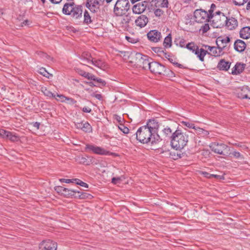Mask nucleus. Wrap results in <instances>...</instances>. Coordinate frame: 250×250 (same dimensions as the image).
<instances>
[{
  "label": "nucleus",
  "mask_w": 250,
  "mask_h": 250,
  "mask_svg": "<svg viewBox=\"0 0 250 250\" xmlns=\"http://www.w3.org/2000/svg\"><path fill=\"white\" fill-rule=\"evenodd\" d=\"M182 124L187 126V127L188 128H193V129H195L196 128V126L194 125V124H193L192 123H189V122H184L183 121L182 122Z\"/></svg>",
  "instance_id": "nucleus-46"
},
{
  "label": "nucleus",
  "mask_w": 250,
  "mask_h": 250,
  "mask_svg": "<svg viewBox=\"0 0 250 250\" xmlns=\"http://www.w3.org/2000/svg\"><path fill=\"white\" fill-rule=\"evenodd\" d=\"M246 9L247 10L250 11V0L248 1L247 4Z\"/></svg>",
  "instance_id": "nucleus-64"
},
{
  "label": "nucleus",
  "mask_w": 250,
  "mask_h": 250,
  "mask_svg": "<svg viewBox=\"0 0 250 250\" xmlns=\"http://www.w3.org/2000/svg\"><path fill=\"white\" fill-rule=\"evenodd\" d=\"M6 130L0 129V136L3 138H5V132Z\"/></svg>",
  "instance_id": "nucleus-59"
},
{
  "label": "nucleus",
  "mask_w": 250,
  "mask_h": 250,
  "mask_svg": "<svg viewBox=\"0 0 250 250\" xmlns=\"http://www.w3.org/2000/svg\"><path fill=\"white\" fill-rule=\"evenodd\" d=\"M186 47L187 49H188V50L192 51V52H193V53L198 48V46L196 45L193 42H191L188 43L186 45Z\"/></svg>",
  "instance_id": "nucleus-31"
},
{
  "label": "nucleus",
  "mask_w": 250,
  "mask_h": 250,
  "mask_svg": "<svg viewBox=\"0 0 250 250\" xmlns=\"http://www.w3.org/2000/svg\"><path fill=\"white\" fill-rule=\"evenodd\" d=\"M185 43H186V41L184 39H182L180 40V42H179V46L181 47H185Z\"/></svg>",
  "instance_id": "nucleus-58"
},
{
  "label": "nucleus",
  "mask_w": 250,
  "mask_h": 250,
  "mask_svg": "<svg viewBox=\"0 0 250 250\" xmlns=\"http://www.w3.org/2000/svg\"><path fill=\"white\" fill-rule=\"evenodd\" d=\"M128 0H118L115 5L114 12L118 16H122L129 9Z\"/></svg>",
  "instance_id": "nucleus-6"
},
{
  "label": "nucleus",
  "mask_w": 250,
  "mask_h": 250,
  "mask_svg": "<svg viewBox=\"0 0 250 250\" xmlns=\"http://www.w3.org/2000/svg\"><path fill=\"white\" fill-rule=\"evenodd\" d=\"M170 154L172 156V158L174 160L182 158V155H183V153H181L179 151L171 152Z\"/></svg>",
  "instance_id": "nucleus-40"
},
{
  "label": "nucleus",
  "mask_w": 250,
  "mask_h": 250,
  "mask_svg": "<svg viewBox=\"0 0 250 250\" xmlns=\"http://www.w3.org/2000/svg\"><path fill=\"white\" fill-rule=\"evenodd\" d=\"M65 188L62 186H57L55 188V190L59 194L62 195Z\"/></svg>",
  "instance_id": "nucleus-51"
},
{
  "label": "nucleus",
  "mask_w": 250,
  "mask_h": 250,
  "mask_svg": "<svg viewBox=\"0 0 250 250\" xmlns=\"http://www.w3.org/2000/svg\"><path fill=\"white\" fill-rule=\"evenodd\" d=\"M75 179L77 181H74V183H75L76 184L79 185L83 187H84L85 188H88V185L86 183L82 181L81 180H80L78 179Z\"/></svg>",
  "instance_id": "nucleus-47"
},
{
  "label": "nucleus",
  "mask_w": 250,
  "mask_h": 250,
  "mask_svg": "<svg viewBox=\"0 0 250 250\" xmlns=\"http://www.w3.org/2000/svg\"><path fill=\"white\" fill-rule=\"evenodd\" d=\"M249 0H232L233 3L236 6H242L247 2Z\"/></svg>",
  "instance_id": "nucleus-43"
},
{
  "label": "nucleus",
  "mask_w": 250,
  "mask_h": 250,
  "mask_svg": "<svg viewBox=\"0 0 250 250\" xmlns=\"http://www.w3.org/2000/svg\"><path fill=\"white\" fill-rule=\"evenodd\" d=\"M172 43V39L171 34H168L165 38L163 42L164 46L166 48L171 47Z\"/></svg>",
  "instance_id": "nucleus-28"
},
{
  "label": "nucleus",
  "mask_w": 250,
  "mask_h": 250,
  "mask_svg": "<svg viewBox=\"0 0 250 250\" xmlns=\"http://www.w3.org/2000/svg\"><path fill=\"white\" fill-rule=\"evenodd\" d=\"M195 20L199 23H203L207 21L209 22V13H208L206 11L202 9H197L194 13Z\"/></svg>",
  "instance_id": "nucleus-8"
},
{
  "label": "nucleus",
  "mask_w": 250,
  "mask_h": 250,
  "mask_svg": "<svg viewBox=\"0 0 250 250\" xmlns=\"http://www.w3.org/2000/svg\"><path fill=\"white\" fill-rule=\"evenodd\" d=\"M80 74L82 75V76L88 79V80H90L91 79H94V75L93 74L86 72L84 71H81L80 72Z\"/></svg>",
  "instance_id": "nucleus-39"
},
{
  "label": "nucleus",
  "mask_w": 250,
  "mask_h": 250,
  "mask_svg": "<svg viewBox=\"0 0 250 250\" xmlns=\"http://www.w3.org/2000/svg\"><path fill=\"white\" fill-rule=\"evenodd\" d=\"M90 80H92L95 82H97L98 83H100V84L102 86L105 85L106 84V83L103 81L102 79L100 78H97L95 76H94V79H91Z\"/></svg>",
  "instance_id": "nucleus-48"
},
{
  "label": "nucleus",
  "mask_w": 250,
  "mask_h": 250,
  "mask_svg": "<svg viewBox=\"0 0 250 250\" xmlns=\"http://www.w3.org/2000/svg\"><path fill=\"white\" fill-rule=\"evenodd\" d=\"M163 133L166 137H168L171 138V136L172 135L173 133L170 127H167L165 128L163 130Z\"/></svg>",
  "instance_id": "nucleus-36"
},
{
  "label": "nucleus",
  "mask_w": 250,
  "mask_h": 250,
  "mask_svg": "<svg viewBox=\"0 0 250 250\" xmlns=\"http://www.w3.org/2000/svg\"><path fill=\"white\" fill-rule=\"evenodd\" d=\"M91 17L90 13L86 10L84 13V22L87 24L90 23L92 22Z\"/></svg>",
  "instance_id": "nucleus-33"
},
{
  "label": "nucleus",
  "mask_w": 250,
  "mask_h": 250,
  "mask_svg": "<svg viewBox=\"0 0 250 250\" xmlns=\"http://www.w3.org/2000/svg\"><path fill=\"white\" fill-rule=\"evenodd\" d=\"M65 101H66L67 103L71 104H73L76 103V101L74 100L73 99L68 97H66Z\"/></svg>",
  "instance_id": "nucleus-54"
},
{
  "label": "nucleus",
  "mask_w": 250,
  "mask_h": 250,
  "mask_svg": "<svg viewBox=\"0 0 250 250\" xmlns=\"http://www.w3.org/2000/svg\"><path fill=\"white\" fill-rule=\"evenodd\" d=\"M239 97L242 99H250V89L248 87H243L239 93Z\"/></svg>",
  "instance_id": "nucleus-23"
},
{
  "label": "nucleus",
  "mask_w": 250,
  "mask_h": 250,
  "mask_svg": "<svg viewBox=\"0 0 250 250\" xmlns=\"http://www.w3.org/2000/svg\"><path fill=\"white\" fill-rule=\"evenodd\" d=\"M153 13L156 17L159 18L162 16L164 14V11L159 8H154Z\"/></svg>",
  "instance_id": "nucleus-38"
},
{
  "label": "nucleus",
  "mask_w": 250,
  "mask_h": 250,
  "mask_svg": "<svg viewBox=\"0 0 250 250\" xmlns=\"http://www.w3.org/2000/svg\"><path fill=\"white\" fill-rule=\"evenodd\" d=\"M195 130L196 134L198 135H202L203 137L207 136L209 134L208 131L205 130L204 129L199 127H196Z\"/></svg>",
  "instance_id": "nucleus-29"
},
{
  "label": "nucleus",
  "mask_w": 250,
  "mask_h": 250,
  "mask_svg": "<svg viewBox=\"0 0 250 250\" xmlns=\"http://www.w3.org/2000/svg\"><path fill=\"white\" fill-rule=\"evenodd\" d=\"M160 3L159 6L161 8H168L169 3L168 0H162L159 1Z\"/></svg>",
  "instance_id": "nucleus-44"
},
{
  "label": "nucleus",
  "mask_w": 250,
  "mask_h": 250,
  "mask_svg": "<svg viewBox=\"0 0 250 250\" xmlns=\"http://www.w3.org/2000/svg\"><path fill=\"white\" fill-rule=\"evenodd\" d=\"M230 63L222 59L220 61L217 65V68L220 70H228L230 67Z\"/></svg>",
  "instance_id": "nucleus-20"
},
{
  "label": "nucleus",
  "mask_w": 250,
  "mask_h": 250,
  "mask_svg": "<svg viewBox=\"0 0 250 250\" xmlns=\"http://www.w3.org/2000/svg\"><path fill=\"white\" fill-rule=\"evenodd\" d=\"M230 42V39L229 37H219L216 40V43L218 47H220L222 51L228 48V44Z\"/></svg>",
  "instance_id": "nucleus-13"
},
{
  "label": "nucleus",
  "mask_w": 250,
  "mask_h": 250,
  "mask_svg": "<svg viewBox=\"0 0 250 250\" xmlns=\"http://www.w3.org/2000/svg\"><path fill=\"white\" fill-rule=\"evenodd\" d=\"M154 127L142 126L137 130L135 134L130 137V138L135 135V138L142 143H149L152 145H156L161 141V139L158 134L153 133Z\"/></svg>",
  "instance_id": "nucleus-1"
},
{
  "label": "nucleus",
  "mask_w": 250,
  "mask_h": 250,
  "mask_svg": "<svg viewBox=\"0 0 250 250\" xmlns=\"http://www.w3.org/2000/svg\"><path fill=\"white\" fill-rule=\"evenodd\" d=\"M210 49L211 51L209 54H210L212 56L215 57L220 56V55H222L224 53L222 50L218 46H212V47L210 48Z\"/></svg>",
  "instance_id": "nucleus-25"
},
{
  "label": "nucleus",
  "mask_w": 250,
  "mask_h": 250,
  "mask_svg": "<svg viewBox=\"0 0 250 250\" xmlns=\"http://www.w3.org/2000/svg\"><path fill=\"white\" fill-rule=\"evenodd\" d=\"M148 21V18L144 15L139 16L135 21L136 26L141 28L145 27Z\"/></svg>",
  "instance_id": "nucleus-18"
},
{
  "label": "nucleus",
  "mask_w": 250,
  "mask_h": 250,
  "mask_svg": "<svg viewBox=\"0 0 250 250\" xmlns=\"http://www.w3.org/2000/svg\"><path fill=\"white\" fill-rule=\"evenodd\" d=\"M131 21V17L129 14L124 16L121 20V23L123 25H127Z\"/></svg>",
  "instance_id": "nucleus-30"
},
{
  "label": "nucleus",
  "mask_w": 250,
  "mask_h": 250,
  "mask_svg": "<svg viewBox=\"0 0 250 250\" xmlns=\"http://www.w3.org/2000/svg\"><path fill=\"white\" fill-rule=\"evenodd\" d=\"M118 128L125 134L129 133V129L127 127L125 126L124 125L120 124V125L118 126Z\"/></svg>",
  "instance_id": "nucleus-45"
},
{
  "label": "nucleus",
  "mask_w": 250,
  "mask_h": 250,
  "mask_svg": "<svg viewBox=\"0 0 250 250\" xmlns=\"http://www.w3.org/2000/svg\"><path fill=\"white\" fill-rule=\"evenodd\" d=\"M167 14L168 15V17L169 18H172L173 15V13L169 9H167Z\"/></svg>",
  "instance_id": "nucleus-62"
},
{
  "label": "nucleus",
  "mask_w": 250,
  "mask_h": 250,
  "mask_svg": "<svg viewBox=\"0 0 250 250\" xmlns=\"http://www.w3.org/2000/svg\"><path fill=\"white\" fill-rule=\"evenodd\" d=\"M83 123H84V122L77 123L75 124V126L77 128L81 129L82 130V129L83 128Z\"/></svg>",
  "instance_id": "nucleus-57"
},
{
  "label": "nucleus",
  "mask_w": 250,
  "mask_h": 250,
  "mask_svg": "<svg viewBox=\"0 0 250 250\" xmlns=\"http://www.w3.org/2000/svg\"><path fill=\"white\" fill-rule=\"evenodd\" d=\"M210 147L214 152L225 156H228L230 150L229 147L226 145L216 142L211 143Z\"/></svg>",
  "instance_id": "nucleus-7"
},
{
  "label": "nucleus",
  "mask_w": 250,
  "mask_h": 250,
  "mask_svg": "<svg viewBox=\"0 0 250 250\" xmlns=\"http://www.w3.org/2000/svg\"><path fill=\"white\" fill-rule=\"evenodd\" d=\"M82 110L84 112L90 113L91 109L88 107H84L83 108Z\"/></svg>",
  "instance_id": "nucleus-61"
},
{
  "label": "nucleus",
  "mask_w": 250,
  "mask_h": 250,
  "mask_svg": "<svg viewBox=\"0 0 250 250\" xmlns=\"http://www.w3.org/2000/svg\"><path fill=\"white\" fill-rule=\"evenodd\" d=\"M57 243L55 242L48 240L42 242L40 244V249L42 250H56Z\"/></svg>",
  "instance_id": "nucleus-15"
},
{
  "label": "nucleus",
  "mask_w": 250,
  "mask_h": 250,
  "mask_svg": "<svg viewBox=\"0 0 250 250\" xmlns=\"http://www.w3.org/2000/svg\"><path fill=\"white\" fill-rule=\"evenodd\" d=\"M62 195L66 197L74 196V197H79L82 199L85 198V193L80 194V192L79 191L72 189H68L65 188L64 189V191Z\"/></svg>",
  "instance_id": "nucleus-11"
},
{
  "label": "nucleus",
  "mask_w": 250,
  "mask_h": 250,
  "mask_svg": "<svg viewBox=\"0 0 250 250\" xmlns=\"http://www.w3.org/2000/svg\"><path fill=\"white\" fill-rule=\"evenodd\" d=\"M148 69L154 74H161L165 71V67L159 62L152 60Z\"/></svg>",
  "instance_id": "nucleus-10"
},
{
  "label": "nucleus",
  "mask_w": 250,
  "mask_h": 250,
  "mask_svg": "<svg viewBox=\"0 0 250 250\" xmlns=\"http://www.w3.org/2000/svg\"><path fill=\"white\" fill-rule=\"evenodd\" d=\"M38 72L40 74L47 78H50V77H52V75L48 72L43 67L40 68Z\"/></svg>",
  "instance_id": "nucleus-34"
},
{
  "label": "nucleus",
  "mask_w": 250,
  "mask_h": 250,
  "mask_svg": "<svg viewBox=\"0 0 250 250\" xmlns=\"http://www.w3.org/2000/svg\"><path fill=\"white\" fill-rule=\"evenodd\" d=\"M55 98L57 100L60 101L61 102H65V101H66V97L64 96L63 95L57 94V97L55 96Z\"/></svg>",
  "instance_id": "nucleus-49"
},
{
  "label": "nucleus",
  "mask_w": 250,
  "mask_h": 250,
  "mask_svg": "<svg viewBox=\"0 0 250 250\" xmlns=\"http://www.w3.org/2000/svg\"><path fill=\"white\" fill-rule=\"evenodd\" d=\"M82 58L83 60H85L88 63H91V60L90 58H91V55L88 52H83L82 55Z\"/></svg>",
  "instance_id": "nucleus-42"
},
{
  "label": "nucleus",
  "mask_w": 250,
  "mask_h": 250,
  "mask_svg": "<svg viewBox=\"0 0 250 250\" xmlns=\"http://www.w3.org/2000/svg\"><path fill=\"white\" fill-rule=\"evenodd\" d=\"M226 26L229 30H233L238 26V21L234 18L230 17L228 18L226 17V21H225Z\"/></svg>",
  "instance_id": "nucleus-17"
},
{
  "label": "nucleus",
  "mask_w": 250,
  "mask_h": 250,
  "mask_svg": "<svg viewBox=\"0 0 250 250\" xmlns=\"http://www.w3.org/2000/svg\"><path fill=\"white\" fill-rule=\"evenodd\" d=\"M244 64L240 63H236L231 69V74L237 75L241 73L244 69Z\"/></svg>",
  "instance_id": "nucleus-22"
},
{
  "label": "nucleus",
  "mask_w": 250,
  "mask_h": 250,
  "mask_svg": "<svg viewBox=\"0 0 250 250\" xmlns=\"http://www.w3.org/2000/svg\"><path fill=\"white\" fill-rule=\"evenodd\" d=\"M203 175L208 178H211V174H210L207 172H202Z\"/></svg>",
  "instance_id": "nucleus-60"
},
{
  "label": "nucleus",
  "mask_w": 250,
  "mask_h": 250,
  "mask_svg": "<svg viewBox=\"0 0 250 250\" xmlns=\"http://www.w3.org/2000/svg\"><path fill=\"white\" fill-rule=\"evenodd\" d=\"M240 36L244 39H248L250 37V27L246 26L240 31Z\"/></svg>",
  "instance_id": "nucleus-21"
},
{
  "label": "nucleus",
  "mask_w": 250,
  "mask_h": 250,
  "mask_svg": "<svg viewBox=\"0 0 250 250\" xmlns=\"http://www.w3.org/2000/svg\"><path fill=\"white\" fill-rule=\"evenodd\" d=\"M208 12L210 15L209 22L213 27L221 28L225 24L226 16L223 13L217 9L215 4H211Z\"/></svg>",
  "instance_id": "nucleus-2"
},
{
  "label": "nucleus",
  "mask_w": 250,
  "mask_h": 250,
  "mask_svg": "<svg viewBox=\"0 0 250 250\" xmlns=\"http://www.w3.org/2000/svg\"><path fill=\"white\" fill-rule=\"evenodd\" d=\"M215 178L217 179H224V177L223 176L211 174V178Z\"/></svg>",
  "instance_id": "nucleus-56"
},
{
  "label": "nucleus",
  "mask_w": 250,
  "mask_h": 250,
  "mask_svg": "<svg viewBox=\"0 0 250 250\" xmlns=\"http://www.w3.org/2000/svg\"><path fill=\"white\" fill-rule=\"evenodd\" d=\"M42 92L46 96L50 97V98H55V95L52 93L50 91L48 90L46 87H42Z\"/></svg>",
  "instance_id": "nucleus-32"
},
{
  "label": "nucleus",
  "mask_w": 250,
  "mask_h": 250,
  "mask_svg": "<svg viewBox=\"0 0 250 250\" xmlns=\"http://www.w3.org/2000/svg\"><path fill=\"white\" fill-rule=\"evenodd\" d=\"M147 36L149 40L154 42H158L162 38L161 33L156 30L150 31L147 34Z\"/></svg>",
  "instance_id": "nucleus-16"
},
{
  "label": "nucleus",
  "mask_w": 250,
  "mask_h": 250,
  "mask_svg": "<svg viewBox=\"0 0 250 250\" xmlns=\"http://www.w3.org/2000/svg\"><path fill=\"white\" fill-rule=\"evenodd\" d=\"M9 139L12 142H17L19 140V137L14 133L6 131L5 132V137Z\"/></svg>",
  "instance_id": "nucleus-26"
},
{
  "label": "nucleus",
  "mask_w": 250,
  "mask_h": 250,
  "mask_svg": "<svg viewBox=\"0 0 250 250\" xmlns=\"http://www.w3.org/2000/svg\"><path fill=\"white\" fill-rule=\"evenodd\" d=\"M85 149L100 155H107L108 153V152L104 148L92 145H86Z\"/></svg>",
  "instance_id": "nucleus-14"
},
{
  "label": "nucleus",
  "mask_w": 250,
  "mask_h": 250,
  "mask_svg": "<svg viewBox=\"0 0 250 250\" xmlns=\"http://www.w3.org/2000/svg\"><path fill=\"white\" fill-rule=\"evenodd\" d=\"M77 180L75 179H60V181L61 182H64L65 183H74V181H76Z\"/></svg>",
  "instance_id": "nucleus-52"
},
{
  "label": "nucleus",
  "mask_w": 250,
  "mask_h": 250,
  "mask_svg": "<svg viewBox=\"0 0 250 250\" xmlns=\"http://www.w3.org/2000/svg\"><path fill=\"white\" fill-rule=\"evenodd\" d=\"M188 141V134L180 130H175L171 136V145L176 150L183 149Z\"/></svg>",
  "instance_id": "nucleus-3"
},
{
  "label": "nucleus",
  "mask_w": 250,
  "mask_h": 250,
  "mask_svg": "<svg viewBox=\"0 0 250 250\" xmlns=\"http://www.w3.org/2000/svg\"><path fill=\"white\" fill-rule=\"evenodd\" d=\"M195 55H197V57L199 59V60L203 62L204 61V57L208 53L207 50L203 48L199 49L198 48L196 51L194 52Z\"/></svg>",
  "instance_id": "nucleus-24"
},
{
  "label": "nucleus",
  "mask_w": 250,
  "mask_h": 250,
  "mask_svg": "<svg viewBox=\"0 0 250 250\" xmlns=\"http://www.w3.org/2000/svg\"><path fill=\"white\" fill-rule=\"evenodd\" d=\"M246 48V43L241 40H236L234 43V48L238 52H243Z\"/></svg>",
  "instance_id": "nucleus-19"
},
{
  "label": "nucleus",
  "mask_w": 250,
  "mask_h": 250,
  "mask_svg": "<svg viewBox=\"0 0 250 250\" xmlns=\"http://www.w3.org/2000/svg\"><path fill=\"white\" fill-rule=\"evenodd\" d=\"M40 55H41V56L43 58H44L45 59H48V60L52 59V58H51L50 56H49V55H48L47 54H46L43 52H40Z\"/></svg>",
  "instance_id": "nucleus-55"
},
{
  "label": "nucleus",
  "mask_w": 250,
  "mask_h": 250,
  "mask_svg": "<svg viewBox=\"0 0 250 250\" xmlns=\"http://www.w3.org/2000/svg\"><path fill=\"white\" fill-rule=\"evenodd\" d=\"M209 29V26L208 23H205L203 25L200 29L202 31L203 33L207 32Z\"/></svg>",
  "instance_id": "nucleus-50"
},
{
  "label": "nucleus",
  "mask_w": 250,
  "mask_h": 250,
  "mask_svg": "<svg viewBox=\"0 0 250 250\" xmlns=\"http://www.w3.org/2000/svg\"><path fill=\"white\" fill-rule=\"evenodd\" d=\"M104 0H87L86 6L93 13H97L99 11L100 6Z\"/></svg>",
  "instance_id": "nucleus-9"
},
{
  "label": "nucleus",
  "mask_w": 250,
  "mask_h": 250,
  "mask_svg": "<svg viewBox=\"0 0 250 250\" xmlns=\"http://www.w3.org/2000/svg\"><path fill=\"white\" fill-rule=\"evenodd\" d=\"M90 63L101 69H104L105 66L104 62L101 60H93L92 59Z\"/></svg>",
  "instance_id": "nucleus-27"
},
{
  "label": "nucleus",
  "mask_w": 250,
  "mask_h": 250,
  "mask_svg": "<svg viewBox=\"0 0 250 250\" xmlns=\"http://www.w3.org/2000/svg\"><path fill=\"white\" fill-rule=\"evenodd\" d=\"M94 96L96 99H99V100H101V99L102 98V95L101 94H95Z\"/></svg>",
  "instance_id": "nucleus-63"
},
{
  "label": "nucleus",
  "mask_w": 250,
  "mask_h": 250,
  "mask_svg": "<svg viewBox=\"0 0 250 250\" xmlns=\"http://www.w3.org/2000/svg\"><path fill=\"white\" fill-rule=\"evenodd\" d=\"M82 130L85 132H90L92 131V127L88 122H84Z\"/></svg>",
  "instance_id": "nucleus-37"
},
{
  "label": "nucleus",
  "mask_w": 250,
  "mask_h": 250,
  "mask_svg": "<svg viewBox=\"0 0 250 250\" xmlns=\"http://www.w3.org/2000/svg\"><path fill=\"white\" fill-rule=\"evenodd\" d=\"M62 12L65 15H70L72 17L77 19L82 16V9L81 6L75 5L72 2L64 5Z\"/></svg>",
  "instance_id": "nucleus-4"
},
{
  "label": "nucleus",
  "mask_w": 250,
  "mask_h": 250,
  "mask_svg": "<svg viewBox=\"0 0 250 250\" xmlns=\"http://www.w3.org/2000/svg\"><path fill=\"white\" fill-rule=\"evenodd\" d=\"M134 59L135 64L144 69H148L152 59L146 55L140 53L134 54Z\"/></svg>",
  "instance_id": "nucleus-5"
},
{
  "label": "nucleus",
  "mask_w": 250,
  "mask_h": 250,
  "mask_svg": "<svg viewBox=\"0 0 250 250\" xmlns=\"http://www.w3.org/2000/svg\"><path fill=\"white\" fill-rule=\"evenodd\" d=\"M231 155L233 156L234 157H235V158L239 159L240 160H243L244 159V156L242 155H241L240 152H237V151H234L231 153L229 152L228 155Z\"/></svg>",
  "instance_id": "nucleus-41"
},
{
  "label": "nucleus",
  "mask_w": 250,
  "mask_h": 250,
  "mask_svg": "<svg viewBox=\"0 0 250 250\" xmlns=\"http://www.w3.org/2000/svg\"><path fill=\"white\" fill-rule=\"evenodd\" d=\"M121 177H113L112 179V183L114 184H117L120 183Z\"/></svg>",
  "instance_id": "nucleus-53"
},
{
  "label": "nucleus",
  "mask_w": 250,
  "mask_h": 250,
  "mask_svg": "<svg viewBox=\"0 0 250 250\" xmlns=\"http://www.w3.org/2000/svg\"><path fill=\"white\" fill-rule=\"evenodd\" d=\"M146 126H147L148 127L154 126L153 133H155V129L158 127V124L154 120H150Z\"/></svg>",
  "instance_id": "nucleus-35"
},
{
  "label": "nucleus",
  "mask_w": 250,
  "mask_h": 250,
  "mask_svg": "<svg viewBox=\"0 0 250 250\" xmlns=\"http://www.w3.org/2000/svg\"><path fill=\"white\" fill-rule=\"evenodd\" d=\"M147 7L146 2L143 1L134 4L132 7V11L133 14H141L144 13Z\"/></svg>",
  "instance_id": "nucleus-12"
}]
</instances>
